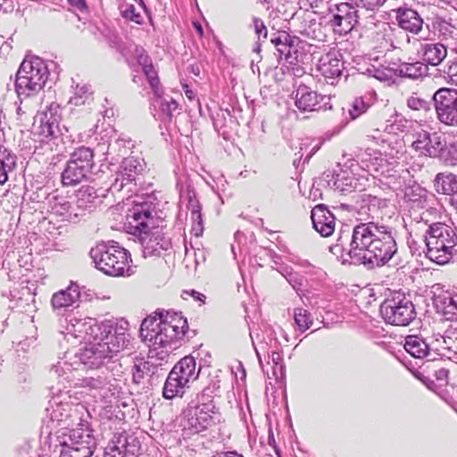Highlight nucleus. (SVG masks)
<instances>
[{
	"mask_svg": "<svg viewBox=\"0 0 457 457\" xmlns=\"http://www.w3.org/2000/svg\"><path fill=\"white\" fill-rule=\"evenodd\" d=\"M396 230L381 221L361 222L353 229L342 227L329 251L345 263L363 264L369 268L388 262L397 252Z\"/></svg>",
	"mask_w": 457,
	"mask_h": 457,
	"instance_id": "nucleus-1",
	"label": "nucleus"
},
{
	"mask_svg": "<svg viewBox=\"0 0 457 457\" xmlns=\"http://www.w3.org/2000/svg\"><path fill=\"white\" fill-rule=\"evenodd\" d=\"M129 323L120 321L111 333H103L102 337L90 339L83 349L77 353L81 364L87 369H99L105 361L126 348L129 342Z\"/></svg>",
	"mask_w": 457,
	"mask_h": 457,
	"instance_id": "nucleus-2",
	"label": "nucleus"
},
{
	"mask_svg": "<svg viewBox=\"0 0 457 457\" xmlns=\"http://www.w3.org/2000/svg\"><path fill=\"white\" fill-rule=\"evenodd\" d=\"M188 329L187 319L180 313L159 312L146 317L141 323L140 337L148 346L162 348L180 340Z\"/></svg>",
	"mask_w": 457,
	"mask_h": 457,
	"instance_id": "nucleus-3",
	"label": "nucleus"
},
{
	"mask_svg": "<svg viewBox=\"0 0 457 457\" xmlns=\"http://www.w3.org/2000/svg\"><path fill=\"white\" fill-rule=\"evenodd\" d=\"M219 387L216 383L204 387L201 394L188 403L185 416L195 432H203L221 422L222 415L213 401V395Z\"/></svg>",
	"mask_w": 457,
	"mask_h": 457,
	"instance_id": "nucleus-4",
	"label": "nucleus"
},
{
	"mask_svg": "<svg viewBox=\"0 0 457 457\" xmlns=\"http://www.w3.org/2000/svg\"><path fill=\"white\" fill-rule=\"evenodd\" d=\"M426 256L437 264L449 262L457 246V231L451 225L436 222L429 225L426 232Z\"/></svg>",
	"mask_w": 457,
	"mask_h": 457,
	"instance_id": "nucleus-5",
	"label": "nucleus"
},
{
	"mask_svg": "<svg viewBox=\"0 0 457 457\" xmlns=\"http://www.w3.org/2000/svg\"><path fill=\"white\" fill-rule=\"evenodd\" d=\"M96 268L104 274L120 277L134 273L130 253L118 244H98L90 251Z\"/></svg>",
	"mask_w": 457,
	"mask_h": 457,
	"instance_id": "nucleus-6",
	"label": "nucleus"
},
{
	"mask_svg": "<svg viewBox=\"0 0 457 457\" xmlns=\"http://www.w3.org/2000/svg\"><path fill=\"white\" fill-rule=\"evenodd\" d=\"M48 76V68L41 58H25L16 74L15 89L18 96L27 98L39 93Z\"/></svg>",
	"mask_w": 457,
	"mask_h": 457,
	"instance_id": "nucleus-7",
	"label": "nucleus"
},
{
	"mask_svg": "<svg viewBox=\"0 0 457 457\" xmlns=\"http://www.w3.org/2000/svg\"><path fill=\"white\" fill-rule=\"evenodd\" d=\"M111 145L108 142L100 143L95 148L97 154L105 155ZM94 150L90 147L80 146L71 154L62 173V182L64 186H75L86 180L94 166Z\"/></svg>",
	"mask_w": 457,
	"mask_h": 457,
	"instance_id": "nucleus-8",
	"label": "nucleus"
},
{
	"mask_svg": "<svg viewBox=\"0 0 457 457\" xmlns=\"http://www.w3.org/2000/svg\"><path fill=\"white\" fill-rule=\"evenodd\" d=\"M34 200L42 203L51 215L57 218L60 221L76 223L84 216L81 213L79 206L76 205L75 201L65 195L60 194L58 190L48 192L47 188H40L36 194Z\"/></svg>",
	"mask_w": 457,
	"mask_h": 457,
	"instance_id": "nucleus-9",
	"label": "nucleus"
},
{
	"mask_svg": "<svg viewBox=\"0 0 457 457\" xmlns=\"http://www.w3.org/2000/svg\"><path fill=\"white\" fill-rule=\"evenodd\" d=\"M154 213L155 205L151 201H134L126 212L124 230L137 238L146 235L155 227Z\"/></svg>",
	"mask_w": 457,
	"mask_h": 457,
	"instance_id": "nucleus-10",
	"label": "nucleus"
},
{
	"mask_svg": "<svg viewBox=\"0 0 457 457\" xmlns=\"http://www.w3.org/2000/svg\"><path fill=\"white\" fill-rule=\"evenodd\" d=\"M380 314L387 324L394 326H407L416 317L412 302L401 294H395L386 298L380 304Z\"/></svg>",
	"mask_w": 457,
	"mask_h": 457,
	"instance_id": "nucleus-11",
	"label": "nucleus"
},
{
	"mask_svg": "<svg viewBox=\"0 0 457 457\" xmlns=\"http://www.w3.org/2000/svg\"><path fill=\"white\" fill-rule=\"evenodd\" d=\"M80 428H71L68 434L62 435L61 442V457H91L96 441L91 430L80 425Z\"/></svg>",
	"mask_w": 457,
	"mask_h": 457,
	"instance_id": "nucleus-12",
	"label": "nucleus"
},
{
	"mask_svg": "<svg viewBox=\"0 0 457 457\" xmlns=\"http://www.w3.org/2000/svg\"><path fill=\"white\" fill-rule=\"evenodd\" d=\"M62 394L52 397L49 401L46 411L53 422H56L63 428H69L73 425H81L82 414L86 408L81 403H72L65 401Z\"/></svg>",
	"mask_w": 457,
	"mask_h": 457,
	"instance_id": "nucleus-13",
	"label": "nucleus"
},
{
	"mask_svg": "<svg viewBox=\"0 0 457 457\" xmlns=\"http://www.w3.org/2000/svg\"><path fill=\"white\" fill-rule=\"evenodd\" d=\"M119 322L105 320L96 323L92 318H77L71 316L66 327V336L84 340L86 343L92 338L103 336V333H111Z\"/></svg>",
	"mask_w": 457,
	"mask_h": 457,
	"instance_id": "nucleus-14",
	"label": "nucleus"
},
{
	"mask_svg": "<svg viewBox=\"0 0 457 457\" xmlns=\"http://www.w3.org/2000/svg\"><path fill=\"white\" fill-rule=\"evenodd\" d=\"M438 120L450 127H457V90L442 87L433 96Z\"/></svg>",
	"mask_w": 457,
	"mask_h": 457,
	"instance_id": "nucleus-15",
	"label": "nucleus"
},
{
	"mask_svg": "<svg viewBox=\"0 0 457 457\" xmlns=\"http://www.w3.org/2000/svg\"><path fill=\"white\" fill-rule=\"evenodd\" d=\"M144 159L137 156L124 158L115 173V179L111 186L113 191H120L128 185H136L139 176L145 169Z\"/></svg>",
	"mask_w": 457,
	"mask_h": 457,
	"instance_id": "nucleus-16",
	"label": "nucleus"
},
{
	"mask_svg": "<svg viewBox=\"0 0 457 457\" xmlns=\"http://www.w3.org/2000/svg\"><path fill=\"white\" fill-rule=\"evenodd\" d=\"M354 4L350 1L337 4L329 8L333 17L329 23L332 27L338 28L340 33L351 32L360 23V12Z\"/></svg>",
	"mask_w": 457,
	"mask_h": 457,
	"instance_id": "nucleus-17",
	"label": "nucleus"
},
{
	"mask_svg": "<svg viewBox=\"0 0 457 457\" xmlns=\"http://www.w3.org/2000/svg\"><path fill=\"white\" fill-rule=\"evenodd\" d=\"M329 100V96L319 94L305 85H299L295 91V104L303 112L331 109Z\"/></svg>",
	"mask_w": 457,
	"mask_h": 457,
	"instance_id": "nucleus-18",
	"label": "nucleus"
},
{
	"mask_svg": "<svg viewBox=\"0 0 457 457\" xmlns=\"http://www.w3.org/2000/svg\"><path fill=\"white\" fill-rule=\"evenodd\" d=\"M445 142V137L444 135L421 130L416 134L411 147L421 156L440 159Z\"/></svg>",
	"mask_w": 457,
	"mask_h": 457,
	"instance_id": "nucleus-19",
	"label": "nucleus"
},
{
	"mask_svg": "<svg viewBox=\"0 0 457 457\" xmlns=\"http://www.w3.org/2000/svg\"><path fill=\"white\" fill-rule=\"evenodd\" d=\"M397 26L408 35L420 36L424 30V19L414 8L406 4L393 10Z\"/></svg>",
	"mask_w": 457,
	"mask_h": 457,
	"instance_id": "nucleus-20",
	"label": "nucleus"
},
{
	"mask_svg": "<svg viewBox=\"0 0 457 457\" xmlns=\"http://www.w3.org/2000/svg\"><path fill=\"white\" fill-rule=\"evenodd\" d=\"M67 356L59 360L54 363L49 370V379L55 383L51 386V389L58 394H62V390L65 389L74 380V367L72 364L66 360Z\"/></svg>",
	"mask_w": 457,
	"mask_h": 457,
	"instance_id": "nucleus-21",
	"label": "nucleus"
},
{
	"mask_svg": "<svg viewBox=\"0 0 457 457\" xmlns=\"http://www.w3.org/2000/svg\"><path fill=\"white\" fill-rule=\"evenodd\" d=\"M427 28L438 37L440 42L449 44L457 41V27L450 18L434 15L428 19Z\"/></svg>",
	"mask_w": 457,
	"mask_h": 457,
	"instance_id": "nucleus-22",
	"label": "nucleus"
},
{
	"mask_svg": "<svg viewBox=\"0 0 457 457\" xmlns=\"http://www.w3.org/2000/svg\"><path fill=\"white\" fill-rule=\"evenodd\" d=\"M437 290L433 296L436 312L446 320L457 321V293L439 288Z\"/></svg>",
	"mask_w": 457,
	"mask_h": 457,
	"instance_id": "nucleus-23",
	"label": "nucleus"
},
{
	"mask_svg": "<svg viewBox=\"0 0 457 457\" xmlns=\"http://www.w3.org/2000/svg\"><path fill=\"white\" fill-rule=\"evenodd\" d=\"M75 385L85 388L94 397H106L110 391V379L104 371L78 379Z\"/></svg>",
	"mask_w": 457,
	"mask_h": 457,
	"instance_id": "nucleus-24",
	"label": "nucleus"
},
{
	"mask_svg": "<svg viewBox=\"0 0 457 457\" xmlns=\"http://www.w3.org/2000/svg\"><path fill=\"white\" fill-rule=\"evenodd\" d=\"M311 218L313 228L320 236L326 237L335 231L336 218L323 204L316 205L312 209Z\"/></svg>",
	"mask_w": 457,
	"mask_h": 457,
	"instance_id": "nucleus-25",
	"label": "nucleus"
},
{
	"mask_svg": "<svg viewBox=\"0 0 457 457\" xmlns=\"http://www.w3.org/2000/svg\"><path fill=\"white\" fill-rule=\"evenodd\" d=\"M142 246L143 253L145 257L153 255H161L164 251H167L170 245V239L165 237L159 230L152 232V230L146 235L142 236L138 238Z\"/></svg>",
	"mask_w": 457,
	"mask_h": 457,
	"instance_id": "nucleus-26",
	"label": "nucleus"
},
{
	"mask_svg": "<svg viewBox=\"0 0 457 457\" xmlns=\"http://www.w3.org/2000/svg\"><path fill=\"white\" fill-rule=\"evenodd\" d=\"M419 54L428 66H438L447 56V46L440 41L421 43Z\"/></svg>",
	"mask_w": 457,
	"mask_h": 457,
	"instance_id": "nucleus-27",
	"label": "nucleus"
},
{
	"mask_svg": "<svg viewBox=\"0 0 457 457\" xmlns=\"http://www.w3.org/2000/svg\"><path fill=\"white\" fill-rule=\"evenodd\" d=\"M356 158L361 167L368 172H384L383 168L386 161L379 151L371 148L360 149Z\"/></svg>",
	"mask_w": 457,
	"mask_h": 457,
	"instance_id": "nucleus-28",
	"label": "nucleus"
},
{
	"mask_svg": "<svg viewBox=\"0 0 457 457\" xmlns=\"http://www.w3.org/2000/svg\"><path fill=\"white\" fill-rule=\"evenodd\" d=\"M318 70L328 79L327 83L333 85L334 79L342 74L343 62L335 53H328L320 59Z\"/></svg>",
	"mask_w": 457,
	"mask_h": 457,
	"instance_id": "nucleus-29",
	"label": "nucleus"
},
{
	"mask_svg": "<svg viewBox=\"0 0 457 457\" xmlns=\"http://www.w3.org/2000/svg\"><path fill=\"white\" fill-rule=\"evenodd\" d=\"M58 107L51 105L46 111L39 113L40 124L37 127V133L44 138L55 135L58 131L59 115Z\"/></svg>",
	"mask_w": 457,
	"mask_h": 457,
	"instance_id": "nucleus-30",
	"label": "nucleus"
},
{
	"mask_svg": "<svg viewBox=\"0 0 457 457\" xmlns=\"http://www.w3.org/2000/svg\"><path fill=\"white\" fill-rule=\"evenodd\" d=\"M80 296L79 287L71 283L66 289L54 293L51 299L54 310L66 309L72 306Z\"/></svg>",
	"mask_w": 457,
	"mask_h": 457,
	"instance_id": "nucleus-31",
	"label": "nucleus"
},
{
	"mask_svg": "<svg viewBox=\"0 0 457 457\" xmlns=\"http://www.w3.org/2000/svg\"><path fill=\"white\" fill-rule=\"evenodd\" d=\"M404 349L412 357L423 359L431 357V344L428 343L422 337L410 335L405 337Z\"/></svg>",
	"mask_w": 457,
	"mask_h": 457,
	"instance_id": "nucleus-32",
	"label": "nucleus"
},
{
	"mask_svg": "<svg viewBox=\"0 0 457 457\" xmlns=\"http://www.w3.org/2000/svg\"><path fill=\"white\" fill-rule=\"evenodd\" d=\"M395 74L411 79H418L428 73V66L423 61H415L412 62H401L394 69Z\"/></svg>",
	"mask_w": 457,
	"mask_h": 457,
	"instance_id": "nucleus-33",
	"label": "nucleus"
},
{
	"mask_svg": "<svg viewBox=\"0 0 457 457\" xmlns=\"http://www.w3.org/2000/svg\"><path fill=\"white\" fill-rule=\"evenodd\" d=\"M195 360L192 356H185L178 361L171 371H176L178 378L189 386V383L198 378L199 371L195 370Z\"/></svg>",
	"mask_w": 457,
	"mask_h": 457,
	"instance_id": "nucleus-34",
	"label": "nucleus"
},
{
	"mask_svg": "<svg viewBox=\"0 0 457 457\" xmlns=\"http://www.w3.org/2000/svg\"><path fill=\"white\" fill-rule=\"evenodd\" d=\"M187 208L190 211V216L192 220V232L195 237H199L203 234L204 226H203V218H202V206L196 198L195 193L194 190L187 191Z\"/></svg>",
	"mask_w": 457,
	"mask_h": 457,
	"instance_id": "nucleus-35",
	"label": "nucleus"
},
{
	"mask_svg": "<svg viewBox=\"0 0 457 457\" xmlns=\"http://www.w3.org/2000/svg\"><path fill=\"white\" fill-rule=\"evenodd\" d=\"M175 372L170 371L162 388V396L168 400L182 397L186 389L189 387L187 383L177 377Z\"/></svg>",
	"mask_w": 457,
	"mask_h": 457,
	"instance_id": "nucleus-36",
	"label": "nucleus"
},
{
	"mask_svg": "<svg viewBox=\"0 0 457 457\" xmlns=\"http://www.w3.org/2000/svg\"><path fill=\"white\" fill-rule=\"evenodd\" d=\"M437 193L451 195L457 193V176L453 173H438L434 179Z\"/></svg>",
	"mask_w": 457,
	"mask_h": 457,
	"instance_id": "nucleus-37",
	"label": "nucleus"
},
{
	"mask_svg": "<svg viewBox=\"0 0 457 457\" xmlns=\"http://www.w3.org/2000/svg\"><path fill=\"white\" fill-rule=\"evenodd\" d=\"M16 162V155L11 150L0 146V185L8 180V175L14 170Z\"/></svg>",
	"mask_w": 457,
	"mask_h": 457,
	"instance_id": "nucleus-38",
	"label": "nucleus"
},
{
	"mask_svg": "<svg viewBox=\"0 0 457 457\" xmlns=\"http://www.w3.org/2000/svg\"><path fill=\"white\" fill-rule=\"evenodd\" d=\"M11 302H16L13 308H19L24 312H29L30 309L34 308V295L30 293V290L27 287H23L21 291L16 289L10 291Z\"/></svg>",
	"mask_w": 457,
	"mask_h": 457,
	"instance_id": "nucleus-39",
	"label": "nucleus"
},
{
	"mask_svg": "<svg viewBox=\"0 0 457 457\" xmlns=\"http://www.w3.org/2000/svg\"><path fill=\"white\" fill-rule=\"evenodd\" d=\"M98 195L92 187H84L80 188L77 195L76 205L79 206L81 213L85 214L86 210H90L95 206Z\"/></svg>",
	"mask_w": 457,
	"mask_h": 457,
	"instance_id": "nucleus-40",
	"label": "nucleus"
},
{
	"mask_svg": "<svg viewBox=\"0 0 457 457\" xmlns=\"http://www.w3.org/2000/svg\"><path fill=\"white\" fill-rule=\"evenodd\" d=\"M270 42L276 47L280 55H285L286 58H288L290 49L294 46V39L287 32L278 31L272 34Z\"/></svg>",
	"mask_w": 457,
	"mask_h": 457,
	"instance_id": "nucleus-41",
	"label": "nucleus"
},
{
	"mask_svg": "<svg viewBox=\"0 0 457 457\" xmlns=\"http://www.w3.org/2000/svg\"><path fill=\"white\" fill-rule=\"evenodd\" d=\"M145 5L142 0L138 3L137 6L129 3H123L120 6V13L123 18L134 21L137 24H142L144 22V17L142 11H144Z\"/></svg>",
	"mask_w": 457,
	"mask_h": 457,
	"instance_id": "nucleus-42",
	"label": "nucleus"
},
{
	"mask_svg": "<svg viewBox=\"0 0 457 457\" xmlns=\"http://www.w3.org/2000/svg\"><path fill=\"white\" fill-rule=\"evenodd\" d=\"M93 91L90 85L78 83L74 88L73 96L70 98V104L79 106L85 104L92 97Z\"/></svg>",
	"mask_w": 457,
	"mask_h": 457,
	"instance_id": "nucleus-43",
	"label": "nucleus"
},
{
	"mask_svg": "<svg viewBox=\"0 0 457 457\" xmlns=\"http://www.w3.org/2000/svg\"><path fill=\"white\" fill-rule=\"evenodd\" d=\"M274 334L275 333L272 329H267L266 337H263L258 345L254 346V350L260 363H262L261 352L270 354V349H278L279 344Z\"/></svg>",
	"mask_w": 457,
	"mask_h": 457,
	"instance_id": "nucleus-44",
	"label": "nucleus"
},
{
	"mask_svg": "<svg viewBox=\"0 0 457 457\" xmlns=\"http://www.w3.org/2000/svg\"><path fill=\"white\" fill-rule=\"evenodd\" d=\"M404 196L409 202L416 204L417 207H424V204L428 202V192L417 185L406 189Z\"/></svg>",
	"mask_w": 457,
	"mask_h": 457,
	"instance_id": "nucleus-45",
	"label": "nucleus"
},
{
	"mask_svg": "<svg viewBox=\"0 0 457 457\" xmlns=\"http://www.w3.org/2000/svg\"><path fill=\"white\" fill-rule=\"evenodd\" d=\"M439 160L446 166H457V140L445 142Z\"/></svg>",
	"mask_w": 457,
	"mask_h": 457,
	"instance_id": "nucleus-46",
	"label": "nucleus"
},
{
	"mask_svg": "<svg viewBox=\"0 0 457 457\" xmlns=\"http://www.w3.org/2000/svg\"><path fill=\"white\" fill-rule=\"evenodd\" d=\"M294 319L301 332L309 329L313 323L311 313L303 308H295L294 310Z\"/></svg>",
	"mask_w": 457,
	"mask_h": 457,
	"instance_id": "nucleus-47",
	"label": "nucleus"
},
{
	"mask_svg": "<svg viewBox=\"0 0 457 457\" xmlns=\"http://www.w3.org/2000/svg\"><path fill=\"white\" fill-rule=\"evenodd\" d=\"M155 350H150L147 356V360H139L138 362L141 364V369L145 370V374L154 375L157 372L158 367L162 365L161 362H157Z\"/></svg>",
	"mask_w": 457,
	"mask_h": 457,
	"instance_id": "nucleus-48",
	"label": "nucleus"
},
{
	"mask_svg": "<svg viewBox=\"0 0 457 457\" xmlns=\"http://www.w3.org/2000/svg\"><path fill=\"white\" fill-rule=\"evenodd\" d=\"M142 71L144 72L145 78L147 79L148 83H149L150 87H152L154 95L157 97L161 98V92H160V88H159L160 81H159V78L157 75V71H155L154 66L153 65L145 66V68H144L142 70Z\"/></svg>",
	"mask_w": 457,
	"mask_h": 457,
	"instance_id": "nucleus-49",
	"label": "nucleus"
},
{
	"mask_svg": "<svg viewBox=\"0 0 457 457\" xmlns=\"http://www.w3.org/2000/svg\"><path fill=\"white\" fill-rule=\"evenodd\" d=\"M370 107V104L366 103L363 97L355 98L350 104L348 112L352 120H355L362 113L366 112Z\"/></svg>",
	"mask_w": 457,
	"mask_h": 457,
	"instance_id": "nucleus-50",
	"label": "nucleus"
},
{
	"mask_svg": "<svg viewBox=\"0 0 457 457\" xmlns=\"http://www.w3.org/2000/svg\"><path fill=\"white\" fill-rule=\"evenodd\" d=\"M160 108L165 119L170 120L174 116V112L179 109V104L172 98L169 100L162 98L160 101Z\"/></svg>",
	"mask_w": 457,
	"mask_h": 457,
	"instance_id": "nucleus-51",
	"label": "nucleus"
},
{
	"mask_svg": "<svg viewBox=\"0 0 457 457\" xmlns=\"http://www.w3.org/2000/svg\"><path fill=\"white\" fill-rule=\"evenodd\" d=\"M445 79L452 85L457 86V59L449 60L442 70Z\"/></svg>",
	"mask_w": 457,
	"mask_h": 457,
	"instance_id": "nucleus-52",
	"label": "nucleus"
},
{
	"mask_svg": "<svg viewBox=\"0 0 457 457\" xmlns=\"http://www.w3.org/2000/svg\"><path fill=\"white\" fill-rule=\"evenodd\" d=\"M366 72L380 81H389L392 79V74L389 70L386 68H376L372 66L368 68Z\"/></svg>",
	"mask_w": 457,
	"mask_h": 457,
	"instance_id": "nucleus-53",
	"label": "nucleus"
},
{
	"mask_svg": "<svg viewBox=\"0 0 457 457\" xmlns=\"http://www.w3.org/2000/svg\"><path fill=\"white\" fill-rule=\"evenodd\" d=\"M253 29L257 36V40L263 41L268 37V29L263 21L260 18L254 17L253 19Z\"/></svg>",
	"mask_w": 457,
	"mask_h": 457,
	"instance_id": "nucleus-54",
	"label": "nucleus"
},
{
	"mask_svg": "<svg viewBox=\"0 0 457 457\" xmlns=\"http://www.w3.org/2000/svg\"><path fill=\"white\" fill-rule=\"evenodd\" d=\"M125 444L119 445L114 440H111L105 448V453L110 457H124L125 455Z\"/></svg>",
	"mask_w": 457,
	"mask_h": 457,
	"instance_id": "nucleus-55",
	"label": "nucleus"
},
{
	"mask_svg": "<svg viewBox=\"0 0 457 457\" xmlns=\"http://www.w3.org/2000/svg\"><path fill=\"white\" fill-rule=\"evenodd\" d=\"M226 116H230V112L228 109H220L212 116L213 126L218 132H220L225 126Z\"/></svg>",
	"mask_w": 457,
	"mask_h": 457,
	"instance_id": "nucleus-56",
	"label": "nucleus"
},
{
	"mask_svg": "<svg viewBox=\"0 0 457 457\" xmlns=\"http://www.w3.org/2000/svg\"><path fill=\"white\" fill-rule=\"evenodd\" d=\"M435 350L436 351V354L442 357H445L454 362H457V352L453 350L452 347L449 346H436Z\"/></svg>",
	"mask_w": 457,
	"mask_h": 457,
	"instance_id": "nucleus-57",
	"label": "nucleus"
},
{
	"mask_svg": "<svg viewBox=\"0 0 457 457\" xmlns=\"http://www.w3.org/2000/svg\"><path fill=\"white\" fill-rule=\"evenodd\" d=\"M363 203L365 204H363L361 206V208H365L367 206L368 210H369V213L368 215L370 216L372 219L374 218V215L371 213V212L375 211V208L377 206H379L382 203L384 204L385 202L375 197V196H371V195H369L367 199H364L363 200Z\"/></svg>",
	"mask_w": 457,
	"mask_h": 457,
	"instance_id": "nucleus-58",
	"label": "nucleus"
},
{
	"mask_svg": "<svg viewBox=\"0 0 457 457\" xmlns=\"http://www.w3.org/2000/svg\"><path fill=\"white\" fill-rule=\"evenodd\" d=\"M428 104L427 101H425L420 97H417V96H411L407 100L408 107L412 110H416V111L427 109Z\"/></svg>",
	"mask_w": 457,
	"mask_h": 457,
	"instance_id": "nucleus-59",
	"label": "nucleus"
},
{
	"mask_svg": "<svg viewBox=\"0 0 457 457\" xmlns=\"http://www.w3.org/2000/svg\"><path fill=\"white\" fill-rule=\"evenodd\" d=\"M145 373L143 369H141V364L138 362L134 363L132 367V380L135 384H140L145 377Z\"/></svg>",
	"mask_w": 457,
	"mask_h": 457,
	"instance_id": "nucleus-60",
	"label": "nucleus"
},
{
	"mask_svg": "<svg viewBox=\"0 0 457 457\" xmlns=\"http://www.w3.org/2000/svg\"><path fill=\"white\" fill-rule=\"evenodd\" d=\"M448 375H449V370L445 368H441L435 371V378H436V380L439 382V384L441 386L447 384Z\"/></svg>",
	"mask_w": 457,
	"mask_h": 457,
	"instance_id": "nucleus-61",
	"label": "nucleus"
},
{
	"mask_svg": "<svg viewBox=\"0 0 457 457\" xmlns=\"http://www.w3.org/2000/svg\"><path fill=\"white\" fill-rule=\"evenodd\" d=\"M289 262L298 265L299 267L304 269V272L305 273H310L311 272V270L313 268V266L307 261V260H303V259H300V258H290L289 259Z\"/></svg>",
	"mask_w": 457,
	"mask_h": 457,
	"instance_id": "nucleus-62",
	"label": "nucleus"
},
{
	"mask_svg": "<svg viewBox=\"0 0 457 457\" xmlns=\"http://www.w3.org/2000/svg\"><path fill=\"white\" fill-rule=\"evenodd\" d=\"M151 349L150 350H155V353H157L158 354L156 355V358H157V362H161L162 364V361L164 362H167L168 361V358L170 356V350H161L160 352L158 351V347H161L160 345H155V346H149Z\"/></svg>",
	"mask_w": 457,
	"mask_h": 457,
	"instance_id": "nucleus-63",
	"label": "nucleus"
},
{
	"mask_svg": "<svg viewBox=\"0 0 457 457\" xmlns=\"http://www.w3.org/2000/svg\"><path fill=\"white\" fill-rule=\"evenodd\" d=\"M269 257L271 259L273 264L276 266V268L282 267L285 263L282 262V258L279 254H278L276 252L272 250H269L268 252ZM275 269V267H273Z\"/></svg>",
	"mask_w": 457,
	"mask_h": 457,
	"instance_id": "nucleus-64",
	"label": "nucleus"
}]
</instances>
